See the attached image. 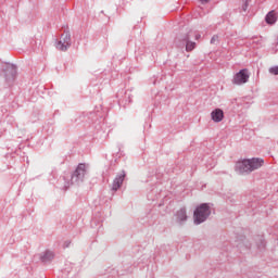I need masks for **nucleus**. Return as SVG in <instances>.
Segmentation results:
<instances>
[{
	"label": "nucleus",
	"instance_id": "obj_1",
	"mask_svg": "<svg viewBox=\"0 0 278 278\" xmlns=\"http://www.w3.org/2000/svg\"><path fill=\"white\" fill-rule=\"evenodd\" d=\"M262 166H264V161L258 157L242 160L236 164V168L241 175L244 173H253V170H257V168H262Z\"/></svg>",
	"mask_w": 278,
	"mask_h": 278
},
{
	"label": "nucleus",
	"instance_id": "obj_2",
	"mask_svg": "<svg viewBox=\"0 0 278 278\" xmlns=\"http://www.w3.org/2000/svg\"><path fill=\"white\" fill-rule=\"evenodd\" d=\"M210 214V205L206 203L201 204L193 213L194 224L201 225V223H205Z\"/></svg>",
	"mask_w": 278,
	"mask_h": 278
},
{
	"label": "nucleus",
	"instance_id": "obj_3",
	"mask_svg": "<svg viewBox=\"0 0 278 278\" xmlns=\"http://www.w3.org/2000/svg\"><path fill=\"white\" fill-rule=\"evenodd\" d=\"M249 81V70L244 68L237 73L232 79V84L236 86H242Z\"/></svg>",
	"mask_w": 278,
	"mask_h": 278
},
{
	"label": "nucleus",
	"instance_id": "obj_4",
	"mask_svg": "<svg viewBox=\"0 0 278 278\" xmlns=\"http://www.w3.org/2000/svg\"><path fill=\"white\" fill-rule=\"evenodd\" d=\"M71 47V34L65 33L61 36L60 41L56 43L59 51H66Z\"/></svg>",
	"mask_w": 278,
	"mask_h": 278
},
{
	"label": "nucleus",
	"instance_id": "obj_5",
	"mask_svg": "<svg viewBox=\"0 0 278 278\" xmlns=\"http://www.w3.org/2000/svg\"><path fill=\"white\" fill-rule=\"evenodd\" d=\"M85 175H86V164L80 163L72 176V181H79V179H84Z\"/></svg>",
	"mask_w": 278,
	"mask_h": 278
},
{
	"label": "nucleus",
	"instance_id": "obj_6",
	"mask_svg": "<svg viewBox=\"0 0 278 278\" xmlns=\"http://www.w3.org/2000/svg\"><path fill=\"white\" fill-rule=\"evenodd\" d=\"M211 118L214 123H220L225 118V113L220 109H215L211 113Z\"/></svg>",
	"mask_w": 278,
	"mask_h": 278
},
{
	"label": "nucleus",
	"instance_id": "obj_7",
	"mask_svg": "<svg viewBox=\"0 0 278 278\" xmlns=\"http://www.w3.org/2000/svg\"><path fill=\"white\" fill-rule=\"evenodd\" d=\"M123 181H125V173L117 176L113 181V190H118L121 186H123Z\"/></svg>",
	"mask_w": 278,
	"mask_h": 278
},
{
	"label": "nucleus",
	"instance_id": "obj_8",
	"mask_svg": "<svg viewBox=\"0 0 278 278\" xmlns=\"http://www.w3.org/2000/svg\"><path fill=\"white\" fill-rule=\"evenodd\" d=\"M265 21L268 25H275V23H277V13L275 11H270L267 13Z\"/></svg>",
	"mask_w": 278,
	"mask_h": 278
},
{
	"label": "nucleus",
	"instance_id": "obj_9",
	"mask_svg": "<svg viewBox=\"0 0 278 278\" xmlns=\"http://www.w3.org/2000/svg\"><path fill=\"white\" fill-rule=\"evenodd\" d=\"M188 218V216L186 215V210L185 208H181L180 211H178L177 213V220L179 223L186 220Z\"/></svg>",
	"mask_w": 278,
	"mask_h": 278
},
{
	"label": "nucleus",
	"instance_id": "obj_10",
	"mask_svg": "<svg viewBox=\"0 0 278 278\" xmlns=\"http://www.w3.org/2000/svg\"><path fill=\"white\" fill-rule=\"evenodd\" d=\"M186 40H187L186 51H188V52L194 51V48L197 47V43L188 40V37L186 38Z\"/></svg>",
	"mask_w": 278,
	"mask_h": 278
},
{
	"label": "nucleus",
	"instance_id": "obj_11",
	"mask_svg": "<svg viewBox=\"0 0 278 278\" xmlns=\"http://www.w3.org/2000/svg\"><path fill=\"white\" fill-rule=\"evenodd\" d=\"M43 262H47V260H53V252L47 251L45 255L42 256Z\"/></svg>",
	"mask_w": 278,
	"mask_h": 278
},
{
	"label": "nucleus",
	"instance_id": "obj_12",
	"mask_svg": "<svg viewBox=\"0 0 278 278\" xmlns=\"http://www.w3.org/2000/svg\"><path fill=\"white\" fill-rule=\"evenodd\" d=\"M270 75H278V66H273L269 68Z\"/></svg>",
	"mask_w": 278,
	"mask_h": 278
},
{
	"label": "nucleus",
	"instance_id": "obj_13",
	"mask_svg": "<svg viewBox=\"0 0 278 278\" xmlns=\"http://www.w3.org/2000/svg\"><path fill=\"white\" fill-rule=\"evenodd\" d=\"M9 71L11 72L12 77H14V73H15L14 66H9Z\"/></svg>",
	"mask_w": 278,
	"mask_h": 278
},
{
	"label": "nucleus",
	"instance_id": "obj_14",
	"mask_svg": "<svg viewBox=\"0 0 278 278\" xmlns=\"http://www.w3.org/2000/svg\"><path fill=\"white\" fill-rule=\"evenodd\" d=\"M201 3H207L210 0H199Z\"/></svg>",
	"mask_w": 278,
	"mask_h": 278
},
{
	"label": "nucleus",
	"instance_id": "obj_15",
	"mask_svg": "<svg viewBox=\"0 0 278 278\" xmlns=\"http://www.w3.org/2000/svg\"><path fill=\"white\" fill-rule=\"evenodd\" d=\"M199 38H201V35L195 36V40H199Z\"/></svg>",
	"mask_w": 278,
	"mask_h": 278
}]
</instances>
